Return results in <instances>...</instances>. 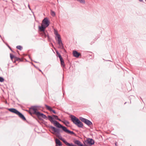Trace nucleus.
I'll return each mask as SVG.
<instances>
[{
	"label": "nucleus",
	"instance_id": "1",
	"mask_svg": "<svg viewBox=\"0 0 146 146\" xmlns=\"http://www.w3.org/2000/svg\"><path fill=\"white\" fill-rule=\"evenodd\" d=\"M47 117L49 121L56 127L62 128L64 131L68 134L74 135L75 136H76V134L73 131L68 129L67 127L62 125L59 122L55 120L54 118L53 117L52 115V116L48 115Z\"/></svg>",
	"mask_w": 146,
	"mask_h": 146
},
{
	"label": "nucleus",
	"instance_id": "2",
	"mask_svg": "<svg viewBox=\"0 0 146 146\" xmlns=\"http://www.w3.org/2000/svg\"><path fill=\"white\" fill-rule=\"evenodd\" d=\"M38 106H32L29 108V111H28L29 114L32 115L33 114H36L37 116L39 117H41L44 119H46L47 117L46 115L43 113H41L40 112L37 111Z\"/></svg>",
	"mask_w": 146,
	"mask_h": 146
},
{
	"label": "nucleus",
	"instance_id": "3",
	"mask_svg": "<svg viewBox=\"0 0 146 146\" xmlns=\"http://www.w3.org/2000/svg\"><path fill=\"white\" fill-rule=\"evenodd\" d=\"M50 24V21L47 17L44 18L42 20L41 26H38V29L40 31H44Z\"/></svg>",
	"mask_w": 146,
	"mask_h": 146
},
{
	"label": "nucleus",
	"instance_id": "4",
	"mask_svg": "<svg viewBox=\"0 0 146 146\" xmlns=\"http://www.w3.org/2000/svg\"><path fill=\"white\" fill-rule=\"evenodd\" d=\"M7 109L9 111L18 115L23 121H26V119L24 115L16 109L14 108H7Z\"/></svg>",
	"mask_w": 146,
	"mask_h": 146
},
{
	"label": "nucleus",
	"instance_id": "5",
	"mask_svg": "<svg viewBox=\"0 0 146 146\" xmlns=\"http://www.w3.org/2000/svg\"><path fill=\"white\" fill-rule=\"evenodd\" d=\"M79 119L81 121L84 123L89 126H90L91 125H93L92 122L88 119L82 117H80Z\"/></svg>",
	"mask_w": 146,
	"mask_h": 146
},
{
	"label": "nucleus",
	"instance_id": "6",
	"mask_svg": "<svg viewBox=\"0 0 146 146\" xmlns=\"http://www.w3.org/2000/svg\"><path fill=\"white\" fill-rule=\"evenodd\" d=\"M55 39L56 40L58 41V43L60 46L59 48L64 50L66 52V51L64 48L62 41L61 40L60 36H59L57 38H55Z\"/></svg>",
	"mask_w": 146,
	"mask_h": 146
},
{
	"label": "nucleus",
	"instance_id": "7",
	"mask_svg": "<svg viewBox=\"0 0 146 146\" xmlns=\"http://www.w3.org/2000/svg\"><path fill=\"white\" fill-rule=\"evenodd\" d=\"M84 142L87 145L89 146H91L95 143L94 141L92 139L90 138H88L85 140Z\"/></svg>",
	"mask_w": 146,
	"mask_h": 146
},
{
	"label": "nucleus",
	"instance_id": "8",
	"mask_svg": "<svg viewBox=\"0 0 146 146\" xmlns=\"http://www.w3.org/2000/svg\"><path fill=\"white\" fill-rule=\"evenodd\" d=\"M56 136L58 137L66 145L69 146L71 143H68L61 136L60 133H56Z\"/></svg>",
	"mask_w": 146,
	"mask_h": 146
},
{
	"label": "nucleus",
	"instance_id": "9",
	"mask_svg": "<svg viewBox=\"0 0 146 146\" xmlns=\"http://www.w3.org/2000/svg\"><path fill=\"white\" fill-rule=\"evenodd\" d=\"M69 117L71 118V121L75 125L79 120L78 118L72 115H70Z\"/></svg>",
	"mask_w": 146,
	"mask_h": 146
},
{
	"label": "nucleus",
	"instance_id": "10",
	"mask_svg": "<svg viewBox=\"0 0 146 146\" xmlns=\"http://www.w3.org/2000/svg\"><path fill=\"white\" fill-rule=\"evenodd\" d=\"M47 127H48L50 129H51L54 132L56 133H60V129L59 128H55V127H53L51 125H48L47 126Z\"/></svg>",
	"mask_w": 146,
	"mask_h": 146
},
{
	"label": "nucleus",
	"instance_id": "11",
	"mask_svg": "<svg viewBox=\"0 0 146 146\" xmlns=\"http://www.w3.org/2000/svg\"><path fill=\"white\" fill-rule=\"evenodd\" d=\"M45 106L46 109L49 111L50 112H52L54 114H57V112H56L54 110H53L51 107L49 106L46 104H45Z\"/></svg>",
	"mask_w": 146,
	"mask_h": 146
},
{
	"label": "nucleus",
	"instance_id": "12",
	"mask_svg": "<svg viewBox=\"0 0 146 146\" xmlns=\"http://www.w3.org/2000/svg\"><path fill=\"white\" fill-rule=\"evenodd\" d=\"M79 119L75 125L78 127L83 128L84 125L83 123Z\"/></svg>",
	"mask_w": 146,
	"mask_h": 146
},
{
	"label": "nucleus",
	"instance_id": "13",
	"mask_svg": "<svg viewBox=\"0 0 146 146\" xmlns=\"http://www.w3.org/2000/svg\"><path fill=\"white\" fill-rule=\"evenodd\" d=\"M55 142L56 143V146H62V144L60 141L58 139H55Z\"/></svg>",
	"mask_w": 146,
	"mask_h": 146
},
{
	"label": "nucleus",
	"instance_id": "14",
	"mask_svg": "<svg viewBox=\"0 0 146 146\" xmlns=\"http://www.w3.org/2000/svg\"><path fill=\"white\" fill-rule=\"evenodd\" d=\"M73 54L74 57L76 58H78L80 55V53L78 52L76 50H74L73 52Z\"/></svg>",
	"mask_w": 146,
	"mask_h": 146
},
{
	"label": "nucleus",
	"instance_id": "15",
	"mask_svg": "<svg viewBox=\"0 0 146 146\" xmlns=\"http://www.w3.org/2000/svg\"><path fill=\"white\" fill-rule=\"evenodd\" d=\"M74 143L78 145V146H80L82 143L79 140H75L74 141Z\"/></svg>",
	"mask_w": 146,
	"mask_h": 146
},
{
	"label": "nucleus",
	"instance_id": "16",
	"mask_svg": "<svg viewBox=\"0 0 146 146\" xmlns=\"http://www.w3.org/2000/svg\"><path fill=\"white\" fill-rule=\"evenodd\" d=\"M42 36L44 38H46L47 35H48V33L47 31H45V30L44 31H42Z\"/></svg>",
	"mask_w": 146,
	"mask_h": 146
},
{
	"label": "nucleus",
	"instance_id": "17",
	"mask_svg": "<svg viewBox=\"0 0 146 146\" xmlns=\"http://www.w3.org/2000/svg\"><path fill=\"white\" fill-rule=\"evenodd\" d=\"M62 122L67 126H68V124H70V122L68 121H67L65 119L62 120Z\"/></svg>",
	"mask_w": 146,
	"mask_h": 146
},
{
	"label": "nucleus",
	"instance_id": "18",
	"mask_svg": "<svg viewBox=\"0 0 146 146\" xmlns=\"http://www.w3.org/2000/svg\"><path fill=\"white\" fill-rule=\"evenodd\" d=\"M54 34L56 35L55 38H57L59 36H60V35L58 34V32L57 31L54 30Z\"/></svg>",
	"mask_w": 146,
	"mask_h": 146
},
{
	"label": "nucleus",
	"instance_id": "19",
	"mask_svg": "<svg viewBox=\"0 0 146 146\" xmlns=\"http://www.w3.org/2000/svg\"><path fill=\"white\" fill-rule=\"evenodd\" d=\"M16 48L17 49H18L19 50H21L23 49V48L22 46H21V45L17 46L16 47Z\"/></svg>",
	"mask_w": 146,
	"mask_h": 146
},
{
	"label": "nucleus",
	"instance_id": "20",
	"mask_svg": "<svg viewBox=\"0 0 146 146\" xmlns=\"http://www.w3.org/2000/svg\"><path fill=\"white\" fill-rule=\"evenodd\" d=\"M60 64L61 66L63 67H64L65 66V64H64V60L60 61Z\"/></svg>",
	"mask_w": 146,
	"mask_h": 146
},
{
	"label": "nucleus",
	"instance_id": "21",
	"mask_svg": "<svg viewBox=\"0 0 146 146\" xmlns=\"http://www.w3.org/2000/svg\"><path fill=\"white\" fill-rule=\"evenodd\" d=\"M10 56L11 59V60H12L14 58H15V56L14 55H13L11 53L10 54Z\"/></svg>",
	"mask_w": 146,
	"mask_h": 146
},
{
	"label": "nucleus",
	"instance_id": "22",
	"mask_svg": "<svg viewBox=\"0 0 146 146\" xmlns=\"http://www.w3.org/2000/svg\"><path fill=\"white\" fill-rule=\"evenodd\" d=\"M51 14L52 17H54L55 16V13L54 11L51 10Z\"/></svg>",
	"mask_w": 146,
	"mask_h": 146
},
{
	"label": "nucleus",
	"instance_id": "23",
	"mask_svg": "<svg viewBox=\"0 0 146 146\" xmlns=\"http://www.w3.org/2000/svg\"><path fill=\"white\" fill-rule=\"evenodd\" d=\"M15 61H17L19 60L20 61H22V60L19 58L15 56Z\"/></svg>",
	"mask_w": 146,
	"mask_h": 146
},
{
	"label": "nucleus",
	"instance_id": "24",
	"mask_svg": "<svg viewBox=\"0 0 146 146\" xmlns=\"http://www.w3.org/2000/svg\"><path fill=\"white\" fill-rule=\"evenodd\" d=\"M56 52L57 54V57H60V56H61V55L60 54V53L58 51V50H56Z\"/></svg>",
	"mask_w": 146,
	"mask_h": 146
},
{
	"label": "nucleus",
	"instance_id": "25",
	"mask_svg": "<svg viewBox=\"0 0 146 146\" xmlns=\"http://www.w3.org/2000/svg\"><path fill=\"white\" fill-rule=\"evenodd\" d=\"M5 80L2 77L0 76V82H4Z\"/></svg>",
	"mask_w": 146,
	"mask_h": 146
},
{
	"label": "nucleus",
	"instance_id": "26",
	"mask_svg": "<svg viewBox=\"0 0 146 146\" xmlns=\"http://www.w3.org/2000/svg\"><path fill=\"white\" fill-rule=\"evenodd\" d=\"M9 48V49L10 50H11V47L6 42H3Z\"/></svg>",
	"mask_w": 146,
	"mask_h": 146
},
{
	"label": "nucleus",
	"instance_id": "27",
	"mask_svg": "<svg viewBox=\"0 0 146 146\" xmlns=\"http://www.w3.org/2000/svg\"><path fill=\"white\" fill-rule=\"evenodd\" d=\"M52 115L53 117L54 118V119H57L58 117V116L56 115Z\"/></svg>",
	"mask_w": 146,
	"mask_h": 146
},
{
	"label": "nucleus",
	"instance_id": "28",
	"mask_svg": "<svg viewBox=\"0 0 146 146\" xmlns=\"http://www.w3.org/2000/svg\"><path fill=\"white\" fill-rule=\"evenodd\" d=\"M59 58L60 59V62L64 60L63 59V58L62 57V56H60V57H59Z\"/></svg>",
	"mask_w": 146,
	"mask_h": 146
},
{
	"label": "nucleus",
	"instance_id": "29",
	"mask_svg": "<svg viewBox=\"0 0 146 146\" xmlns=\"http://www.w3.org/2000/svg\"><path fill=\"white\" fill-rule=\"evenodd\" d=\"M47 38H48V40L49 41V40H50V37H49V36L48 35H47Z\"/></svg>",
	"mask_w": 146,
	"mask_h": 146
},
{
	"label": "nucleus",
	"instance_id": "30",
	"mask_svg": "<svg viewBox=\"0 0 146 146\" xmlns=\"http://www.w3.org/2000/svg\"><path fill=\"white\" fill-rule=\"evenodd\" d=\"M56 120H58V121H60L62 122V120H61L60 119H59L58 117L57 119H56Z\"/></svg>",
	"mask_w": 146,
	"mask_h": 146
},
{
	"label": "nucleus",
	"instance_id": "31",
	"mask_svg": "<svg viewBox=\"0 0 146 146\" xmlns=\"http://www.w3.org/2000/svg\"><path fill=\"white\" fill-rule=\"evenodd\" d=\"M32 64L36 68H37V69H39V68L38 67H36V66H35L34 64H33V63Z\"/></svg>",
	"mask_w": 146,
	"mask_h": 146
},
{
	"label": "nucleus",
	"instance_id": "32",
	"mask_svg": "<svg viewBox=\"0 0 146 146\" xmlns=\"http://www.w3.org/2000/svg\"><path fill=\"white\" fill-rule=\"evenodd\" d=\"M0 37L2 39V40L3 41V42H4V40L2 38V37L1 36V35H0Z\"/></svg>",
	"mask_w": 146,
	"mask_h": 146
},
{
	"label": "nucleus",
	"instance_id": "33",
	"mask_svg": "<svg viewBox=\"0 0 146 146\" xmlns=\"http://www.w3.org/2000/svg\"><path fill=\"white\" fill-rule=\"evenodd\" d=\"M11 50L13 52H14V53H15V52H14L12 50V49H11V50Z\"/></svg>",
	"mask_w": 146,
	"mask_h": 146
},
{
	"label": "nucleus",
	"instance_id": "34",
	"mask_svg": "<svg viewBox=\"0 0 146 146\" xmlns=\"http://www.w3.org/2000/svg\"><path fill=\"white\" fill-rule=\"evenodd\" d=\"M38 70L40 71V72H42V71L40 70V69H38Z\"/></svg>",
	"mask_w": 146,
	"mask_h": 146
},
{
	"label": "nucleus",
	"instance_id": "35",
	"mask_svg": "<svg viewBox=\"0 0 146 146\" xmlns=\"http://www.w3.org/2000/svg\"><path fill=\"white\" fill-rule=\"evenodd\" d=\"M28 7H29V9L30 10H31V8H30V6H29V5H28Z\"/></svg>",
	"mask_w": 146,
	"mask_h": 146
},
{
	"label": "nucleus",
	"instance_id": "36",
	"mask_svg": "<svg viewBox=\"0 0 146 146\" xmlns=\"http://www.w3.org/2000/svg\"><path fill=\"white\" fill-rule=\"evenodd\" d=\"M115 145L116 146H117V142H116L115 143Z\"/></svg>",
	"mask_w": 146,
	"mask_h": 146
},
{
	"label": "nucleus",
	"instance_id": "37",
	"mask_svg": "<svg viewBox=\"0 0 146 146\" xmlns=\"http://www.w3.org/2000/svg\"><path fill=\"white\" fill-rule=\"evenodd\" d=\"M139 1L140 2H143V0H139Z\"/></svg>",
	"mask_w": 146,
	"mask_h": 146
},
{
	"label": "nucleus",
	"instance_id": "38",
	"mask_svg": "<svg viewBox=\"0 0 146 146\" xmlns=\"http://www.w3.org/2000/svg\"><path fill=\"white\" fill-rule=\"evenodd\" d=\"M39 119L40 120H43V119L41 118H39Z\"/></svg>",
	"mask_w": 146,
	"mask_h": 146
},
{
	"label": "nucleus",
	"instance_id": "39",
	"mask_svg": "<svg viewBox=\"0 0 146 146\" xmlns=\"http://www.w3.org/2000/svg\"><path fill=\"white\" fill-rule=\"evenodd\" d=\"M29 58L31 59V60L32 61V60L31 59V58L29 55Z\"/></svg>",
	"mask_w": 146,
	"mask_h": 146
},
{
	"label": "nucleus",
	"instance_id": "40",
	"mask_svg": "<svg viewBox=\"0 0 146 146\" xmlns=\"http://www.w3.org/2000/svg\"><path fill=\"white\" fill-rule=\"evenodd\" d=\"M36 120H37V121H38V123H40V121H38V120L37 119H36Z\"/></svg>",
	"mask_w": 146,
	"mask_h": 146
},
{
	"label": "nucleus",
	"instance_id": "41",
	"mask_svg": "<svg viewBox=\"0 0 146 146\" xmlns=\"http://www.w3.org/2000/svg\"><path fill=\"white\" fill-rule=\"evenodd\" d=\"M34 62H35L37 63H39L38 62H36V61H34Z\"/></svg>",
	"mask_w": 146,
	"mask_h": 146
},
{
	"label": "nucleus",
	"instance_id": "42",
	"mask_svg": "<svg viewBox=\"0 0 146 146\" xmlns=\"http://www.w3.org/2000/svg\"><path fill=\"white\" fill-rule=\"evenodd\" d=\"M16 62V61H15V60H14V61L13 62L14 63H15V62Z\"/></svg>",
	"mask_w": 146,
	"mask_h": 146
},
{
	"label": "nucleus",
	"instance_id": "43",
	"mask_svg": "<svg viewBox=\"0 0 146 146\" xmlns=\"http://www.w3.org/2000/svg\"><path fill=\"white\" fill-rule=\"evenodd\" d=\"M5 103L6 104H7V101H6L5 102Z\"/></svg>",
	"mask_w": 146,
	"mask_h": 146
},
{
	"label": "nucleus",
	"instance_id": "44",
	"mask_svg": "<svg viewBox=\"0 0 146 146\" xmlns=\"http://www.w3.org/2000/svg\"><path fill=\"white\" fill-rule=\"evenodd\" d=\"M12 3H14V2L13 1V0L11 1Z\"/></svg>",
	"mask_w": 146,
	"mask_h": 146
},
{
	"label": "nucleus",
	"instance_id": "45",
	"mask_svg": "<svg viewBox=\"0 0 146 146\" xmlns=\"http://www.w3.org/2000/svg\"><path fill=\"white\" fill-rule=\"evenodd\" d=\"M126 103V102H125V103L124 104H125Z\"/></svg>",
	"mask_w": 146,
	"mask_h": 146
},
{
	"label": "nucleus",
	"instance_id": "46",
	"mask_svg": "<svg viewBox=\"0 0 146 146\" xmlns=\"http://www.w3.org/2000/svg\"><path fill=\"white\" fill-rule=\"evenodd\" d=\"M11 1H12V0H11Z\"/></svg>",
	"mask_w": 146,
	"mask_h": 146
}]
</instances>
